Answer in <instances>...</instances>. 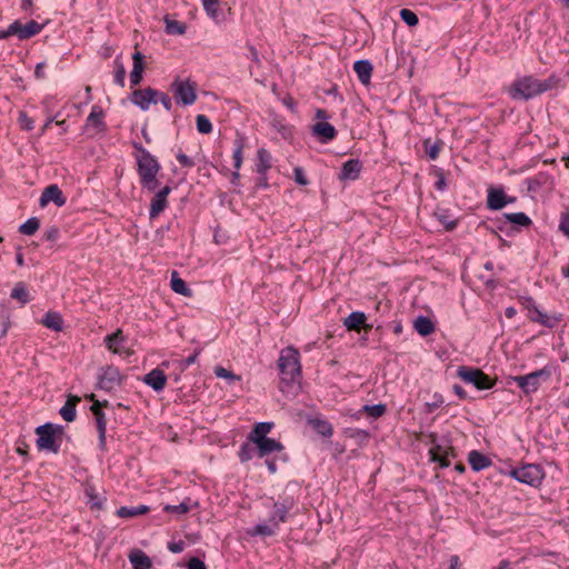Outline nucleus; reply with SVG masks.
I'll list each match as a JSON object with an SVG mask.
<instances>
[{
	"label": "nucleus",
	"mask_w": 569,
	"mask_h": 569,
	"mask_svg": "<svg viewBox=\"0 0 569 569\" xmlns=\"http://www.w3.org/2000/svg\"><path fill=\"white\" fill-rule=\"evenodd\" d=\"M557 79L552 76L547 80H539L532 74H526L518 78L508 89L510 97L515 100H529L540 93H543L557 84Z\"/></svg>",
	"instance_id": "1"
},
{
	"label": "nucleus",
	"mask_w": 569,
	"mask_h": 569,
	"mask_svg": "<svg viewBox=\"0 0 569 569\" xmlns=\"http://www.w3.org/2000/svg\"><path fill=\"white\" fill-rule=\"evenodd\" d=\"M137 164L142 187L149 191H154L159 184L157 176L160 171L157 159L148 150L139 148Z\"/></svg>",
	"instance_id": "2"
},
{
	"label": "nucleus",
	"mask_w": 569,
	"mask_h": 569,
	"mask_svg": "<svg viewBox=\"0 0 569 569\" xmlns=\"http://www.w3.org/2000/svg\"><path fill=\"white\" fill-rule=\"evenodd\" d=\"M278 368L283 382H299L301 378V363L298 349L291 346L282 349L278 359Z\"/></svg>",
	"instance_id": "3"
},
{
	"label": "nucleus",
	"mask_w": 569,
	"mask_h": 569,
	"mask_svg": "<svg viewBox=\"0 0 569 569\" xmlns=\"http://www.w3.org/2000/svg\"><path fill=\"white\" fill-rule=\"evenodd\" d=\"M36 433L38 436L37 447L39 448V450H47L53 453H58L60 449L58 438H61V436L63 435L62 426L46 423L39 426L36 429Z\"/></svg>",
	"instance_id": "4"
},
{
	"label": "nucleus",
	"mask_w": 569,
	"mask_h": 569,
	"mask_svg": "<svg viewBox=\"0 0 569 569\" xmlns=\"http://www.w3.org/2000/svg\"><path fill=\"white\" fill-rule=\"evenodd\" d=\"M550 377V368L545 367L528 375L515 377L513 381L526 395H529L536 392L539 389L541 381H547Z\"/></svg>",
	"instance_id": "5"
},
{
	"label": "nucleus",
	"mask_w": 569,
	"mask_h": 569,
	"mask_svg": "<svg viewBox=\"0 0 569 569\" xmlns=\"http://www.w3.org/2000/svg\"><path fill=\"white\" fill-rule=\"evenodd\" d=\"M197 83L176 78L171 84L173 98L178 104L190 106L197 100Z\"/></svg>",
	"instance_id": "6"
},
{
	"label": "nucleus",
	"mask_w": 569,
	"mask_h": 569,
	"mask_svg": "<svg viewBox=\"0 0 569 569\" xmlns=\"http://www.w3.org/2000/svg\"><path fill=\"white\" fill-rule=\"evenodd\" d=\"M457 376L479 390L490 389L493 386L491 378L478 368L461 366L457 370Z\"/></svg>",
	"instance_id": "7"
},
{
	"label": "nucleus",
	"mask_w": 569,
	"mask_h": 569,
	"mask_svg": "<svg viewBox=\"0 0 569 569\" xmlns=\"http://www.w3.org/2000/svg\"><path fill=\"white\" fill-rule=\"evenodd\" d=\"M511 476L519 482L529 486H538L542 481L545 473L542 468L538 465H526L521 468L513 469Z\"/></svg>",
	"instance_id": "8"
},
{
	"label": "nucleus",
	"mask_w": 569,
	"mask_h": 569,
	"mask_svg": "<svg viewBox=\"0 0 569 569\" xmlns=\"http://www.w3.org/2000/svg\"><path fill=\"white\" fill-rule=\"evenodd\" d=\"M123 376L119 369L113 366H107L101 369L98 377V387L106 391H111L114 388L121 386Z\"/></svg>",
	"instance_id": "9"
},
{
	"label": "nucleus",
	"mask_w": 569,
	"mask_h": 569,
	"mask_svg": "<svg viewBox=\"0 0 569 569\" xmlns=\"http://www.w3.org/2000/svg\"><path fill=\"white\" fill-rule=\"evenodd\" d=\"M124 342L126 337L123 336L121 329H117L113 333L108 335L104 338V343L109 351H111L114 355L129 357L133 353V351L128 348H124Z\"/></svg>",
	"instance_id": "10"
},
{
	"label": "nucleus",
	"mask_w": 569,
	"mask_h": 569,
	"mask_svg": "<svg viewBox=\"0 0 569 569\" xmlns=\"http://www.w3.org/2000/svg\"><path fill=\"white\" fill-rule=\"evenodd\" d=\"M42 30V26L34 20H30L24 26L19 21H14L9 26V33H14L19 39H29L38 34Z\"/></svg>",
	"instance_id": "11"
},
{
	"label": "nucleus",
	"mask_w": 569,
	"mask_h": 569,
	"mask_svg": "<svg viewBox=\"0 0 569 569\" xmlns=\"http://www.w3.org/2000/svg\"><path fill=\"white\" fill-rule=\"evenodd\" d=\"M159 91L151 88L144 90H134L131 94V101L142 110H148L151 103H158Z\"/></svg>",
	"instance_id": "12"
},
{
	"label": "nucleus",
	"mask_w": 569,
	"mask_h": 569,
	"mask_svg": "<svg viewBox=\"0 0 569 569\" xmlns=\"http://www.w3.org/2000/svg\"><path fill=\"white\" fill-rule=\"evenodd\" d=\"M531 312L530 319L533 322H538L545 327L553 328L561 321V315H548L540 310L537 306L532 305L528 307Z\"/></svg>",
	"instance_id": "13"
},
{
	"label": "nucleus",
	"mask_w": 569,
	"mask_h": 569,
	"mask_svg": "<svg viewBox=\"0 0 569 569\" xmlns=\"http://www.w3.org/2000/svg\"><path fill=\"white\" fill-rule=\"evenodd\" d=\"M171 192L169 186L163 187L159 190L151 200L149 216L151 219L158 217L168 204L167 197Z\"/></svg>",
	"instance_id": "14"
},
{
	"label": "nucleus",
	"mask_w": 569,
	"mask_h": 569,
	"mask_svg": "<svg viewBox=\"0 0 569 569\" xmlns=\"http://www.w3.org/2000/svg\"><path fill=\"white\" fill-rule=\"evenodd\" d=\"M50 201L54 202L58 207H62L66 203V198L57 184H51L43 190L40 198V206L44 207Z\"/></svg>",
	"instance_id": "15"
},
{
	"label": "nucleus",
	"mask_w": 569,
	"mask_h": 569,
	"mask_svg": "<svg viewBox=\"0 0 569 569\" xmlns=\"http://www.w3.org/2000/svg\"><path fill=\"white\" fill-rule=\"evenodd\" d=\"M311 132L323 143L335 139L337 134L335 127L326 121H319L315 123L311 128Z\"/></svg>",
	"instance_id": "16"
},
{
	"label": "nucleus",
	"mask_w": 569,
	"mask_h": 569,
	"mask_svg": "<svg viewBox=\"0 0 569 569\" xmlns=\"http://www.w3.org/2000/svg\"><path fill=\"white\" fill-rule=\"evenodd\" d=\"M513 199H508L506 193L502 189H490L488 192V200L487 204L488 208L492 210H500L502 209L507 203L512 202Z\"/></svg>",
	"instance_id": "17"
},
{
	"label": "nucleus",
	"mask_w": 569,
	"mask_h": 569,
	"mask_svg": "<svg viewBox=\"0 0 569 569\" xmlns=\"http://www.w3.org/2000/svg\"><path fill=\"white\" fill-rule=\"evenodd\" d=\"M143 381L154 391L159 392L163 390L167 382V377L162 370L153 369L144 376Z\"/></svg>",
	"instance_id": "18"
},
{
	"label": "nucleus",
	"mask_w": 569,
	"mask_h": 569,
	"mask_svg": "<svg viewBox=\"0 0 569 569\" xmlns=\"http://www.w3.org/2000/svg\"><path fill=\"white\" fill-rule=\"evenodd\" d=\"M431 459L438 461L441 468L450 465L449 457L452 456V448L435 445L429 450Z\"/></svg>",
	"instance_id": "19"
},
{
	"label": "nucleus",
	"mask_w": 569,
	"mask_h": 569,
	"mask_svg": "<svg viewBox=\"0 0 569 569\" xmlns=\"http://www.w3.org/2000/svg\"><path fill=\"white\" fill-rule=\"evenodd\" d=\"M361 169L362 164L358 159H350L343 163L339 178L341 180H356Z\"/></svg>",
	"instance_id": "20"
},
{
	"label": "nucleus",
	"mask_w": 569,
	"mask_h": 569,
	"mask_svg": "<svg viewBox=\"0 0 569 569\" xmlns=\"http://www.w3.org/2000/svg\"><path fill=\"white\" fill-rule=\"evenodd\" d=\"M254 445L257 447V453L260 458L268 456L272 452H279L283 450L282 443L272 438L263 439Z\"/></svg>",
	"instance_id": "21"
},
{
	"label": "nucleus",
	"mask_w": 569,
	"mask_h": 569,
	"mask_svg": "<svg viewBox=\"0 0 569 569\" xmlns=\"http://www.w3.org/2000/svg\"><path fill=\"white\" fill-rule=\"evenodd\" d=\"M80 402V397L69 395L64 406L60 409L59 413L67 422H72L76 419V406Z\"/></svg>",
	"instance_id": "22"
},
{
	"label": "nucleus",
	"mask_w": 569,
	"mask_h": 569,
	"mask_svg": "<svg viewBox=\"0 0 569 569\" xmlns=\"http://www.w3.org/2000/svg\"><path fill=\"white\" fill-rule=\"evenodd\" d=\"M129 561L132 565L133 569H150L151 560L150 558L141 550L134 549L129 555Z\"/></svg>",
	"instance_id": "23"
},
{
	"label": "nucleus",
	"mask_w": 569,
	"mask_h": 569,
	"mask_svg": "<svg viewBox=\"0 0 569 569\" xmlns=\"http://www.w3.org/2000/svg\"><path fill=\"white\" fill-rule=\"evenodd\" d=\"M272 427V422H258L250 432L248 439L252 443H257L263 439H267V435L271 431Z\"/></svg>",
	"instance_id": "24"
},
{
	"label": "nucleus",
	"mask_w": 569,
	"mask_h": 569,
	"mask_svg": "<svg viewBox=\"0 0 569 569\" xmlns=\"http://www.w3.org/2000/svg\"><path fill=\"white\" fill-rule=\"evenodd\" d=\"M468 461L475 471H480L490 466L491 460L479 451H471Z\"/></svg>",
	"instance_id": "25"
},
{
	"label": "nucleus",
	"mask_w": 569,
	"mask_h": 569,
	"mask_svg": "<svg viewBox=\"0 0 569 569\" xmlns=\"http://www.w3.org/2000/svg\"><path fill=\"white\" fill-rule=\"evenodd\" d=\"M271 154L264 148H260L257 152V172L259 174H266L271 168Z\"/></svg>",
	"instance_id": "26"
},
{
	"label": "nucleus",
	"mask_w": 569,
	"mask_h": 569,
	"mask_svg": "<svg viewBox=\"0 0 569 569\" xmlns=\"http://www.w3.org/2000/svg\"><path fill=\"white\" fill-rule=\"evenodd\" d=\"M278 529V521L274 520V517L269 518V523L266 525H257L251 531V536H263L270 537L276 533Z\"/></svg>",
	"instance_id": "27"
},
{
	"label": "nucleus",
	"mask_w": 569,
	"mask_h": 569,
	"mask_svg": "<svg viewBox=\"0 0 569 569\" xmlns=\"http://www.w3.org/2000/svg\"><path fill=\"white\" fill-rule=\"evenodd\" d=\"M41 323L44 327L59 332L62 330L63 320H62V317L60 313L54 312V311H48L44 315L43 319L41 320Z\"/></svg>",
	"instance_id": "28"
},
{
	"label": "nucleus",
	"mask_w": 569,
	"mask_h": 569,
	"mask_svg": "<svg viewBox=\"0 0 569 569\" xmlns=\"http://www.w3.org/2000/svg\"><path fill=\"white\" fill-rule=\"evenodd\" d=\"M171 289L183 297H191L192 290L187 286L186 281L181 279L177 271L171 273Z\"/></svg>",
	"instance_id": "29"
},
{
	"label": "nucleus",
	"mask_w": 569,
	"mask_h": 569,
	"mask_svg": "<svg viewBox=\"0 0 569 569\" xmlns=\"http://www.w3.org/2000/svg\"><path fill=\"white\" fill-rule=\"evenodd\" d=\"M413 328L422 337L429 336L435 331V325L428 317L425 316H419L416 318L413 321Z\"/></svg>",
	"instance_id": "30"
},
{
	"label": "nucleus",
	"mask_w": 569,
	"mask_h": 569,
	"mask_svg": "<svg viewBox=\"0 0 569 569\" xmlns=\"http://www.w3.org/2000/svg\"><path fill=\"white\" fill-rule=\"evenodd\" d=\"M292 500H284L283 502H274L273 503V515L274 520L280 522H284L287 520V513L292 508Z\"/></svg>",
	"instance_id": "31"
},
{
	"label": "nucleus",
	"mask_w": 569,
	"mask_h": 569,
	"mask_svg": "<svg viewBox=\"0 0 569 569\" xmlns=\"http://www.w3.org/2000/svg\"><path fill=\"white\" fill-rule=\"evenodd\" d=\"M197 506H198L197 501H192L190 498H187L184 501H182L179 505H166L163 507V510L169 513L184 515L189 510H191V508L197 507Z\"/></svg>",
	"instance_id": "32"
},
{
	"label": "nucleus",
	"mask_w": 569,
	"mask_h": 569,
	"mask_svg": "<svg viewBox=\"0 0 569 569\" xmlns=\"http://www.w3.org/2000/svg\"><path fill=\"white\" fill-rule=\"evenodd\" d=\"M166 32L172 36H182L187 31V26L182 22L171 19L169 16L163 18Z\"/></svg>",
	"instance_id": "33"
},
{
	"label": "nucleus",
	"mask_w": 569,
	"mask_h": 569,
	"mask_svg": "<svg viewBox=\"0 0 569 569\" xmlns=\"http://www.w3.org/2000/svg\"><path fill=\"white\" fill-rule=\"evenodd\" d=\"M366 315L363 312L353 311L345 319V326L348 330H359L366 321Z\"/></svg>",
	"instance_id": "34"
},
{
	"label": "nucleus",
	"mask_w": 569,
	"mask_h": 569,
	"mask_svg": "<svg viewBox=\"0 0 569 569\" xmlns=\"http://www.w3.org/2000/svg\"><path fill=\"white\" fill-rule=\"evenodd\" d=\"M148 511H149V507L140 505V506H137V507H120L117 510V515L120 518H131V517H137V516H140V515H144Z\"/></svg>",
	"instance_id": "35"
},
{
	"label": "nucleus",
	"mask_w": 569,
	"mask_h": 569,
	"mask_svg": "<svg viewBox=\"0 0 569 569\" xmlns=\"http://www.w3.org/2000/svg\"><path fill=\"white\" fill-rule=\"evenodd\" d=\"M206 13L212 19L218 20L220 16V1L219 0H201Z\"/></svg>",
	"instance_id": "36"
},
{
	"label": "nucleus",
	"mask_w": 569,
	"mask_h": 569,
	"mask_svg": "<svg viewBox=\"0 0 569 569\" xmlns=\"http://www.w3.org/2000/svg\"><path fill=\"white\" fill-rule=\"evenodd\" d=\"M102 118H103V111L101 108L99 107H93L91 112L89 113L88 118H87V127L88 128H99L103 124L102 122Z\"/></svg>",
	"instance_id": "37"
},
{
	"label": "nucleus",
	"mask_w": 569,
	"mask_h": 569,
	"mask_svg": "<svg viewBox=\"0 0 569 569\" xmlns=\"http://www.w3.org/2000/svg\"><path fill=\"white\" fill-rule=\"evenodd\" d=\"M94 417H96L97 429H98V432H99L100 446L103 447L106 445V432H107L106 417H104V413L102 411L96 413Z\"/></svg>",
	"instance_id": "38"
},
{
	"label": "nucleus",
	"mask_w": 569,
	"mask_h": 569,
	"mask_svg": "<svg viewBox=\"0 0 569 569\" xmlns=\"http://www.w3.org/2000/svg\"><path fill=\"white\" fill-rule=\"evenodd\" d=\"M313 429L323 437H331L333 433L332 426L325 420L315 419L311 421Z\"/></svg>",
	"instance_id": "39"
},
{
	"label": "nucleus",
	"mask_w": 569,
	"mask_h": 569,
	"mask_svg": "<svg viewBox=\"0 0 569 569\" xmlns=\"http://www.w3.org/2000/svg\"><path fill=\"white\" fill-rule=\"evenodd\" d=\"M39 227H40L39 219L32 217L19 227V231L22 234L32 236L38 231Z\"/></svg>",
	"instance_id": "40"
},
{
	"label": "nucleus",
	"mask_w": 569,
	"mask_h": 569,
	"mask_svg": "<svg viewBox=\"0 0 569 569\" xmlns=\"http://www.w3.org/2000/svg\"><path fill=\"white\" fill-rule=\"evenodd\" d=\"M11 298L20 301L21 303H27L29 301V293L24 283H16L11 291Z\"/></svg>",
	"instance_id": "41"
},
{
	"label": "nucleus",
	"mask_w": 569,
	"mask_h": 569,
	"mask_svg": "<svg viewBox=\"0 0 569 569\" xmlns=\"http://www.w3.org/2000/svg\"><path fill=\"white\" fill-rule=\"evenodd\" d=\"M506 218L508 221L518 224V226H529L531 223L530 218L523 213V212H516V213H507Z\"/></svg>",
	"instance_id": "42"
},
{
	"label": "nucleus",
	"mask_w": 569,
	"mask_h": 569,
	"mask_svg": "<svg viewBox=\"0 0 569 569\" xmlns=\"http://www.w3.org/2000/svg\"><path fill=\"white\" fill-rule=\"evenodd\" d=\"M197 130L200 133L208 134L212 131V124L204 114H198L196 118Z\"/></svg>",
	"instance_id": "43"
},
{
	"label": "nucleus",
	"mask_w": 569,
	"mask_h": 569,
	"mask_svg": "<svg viewBox=\"0 0 569 569\" xmlns=\"http://www.w3.org/2000/svg\"><path fill=\"white\" fill-rule=\"evenodd\" d=\"M214 375L218 378H222V379L228 380L230 383L234 382V381H240L241 380L240 376L234 375L232 371H230V370H228V369H226L223 367H216L214 368Z\"/></svg>",
	"instance_id": "44"
},
{
	"label": "nucleus",
	"mask_w": 569,
	"mask_h": 569,
	"mask_svg": "<svg viewBox=\"0 0 569 569\" xmlns=\"http://www.w3.org/2000/svg\"><path fill=\"white\" fill-rule=\"evenodd\" d=\"M362 411L368 413L370 417L379 418L386 412V406L382 403L372 405V406H363Z\"/></svg>",
	"instance_id": "45"
},
{
	"label": "nucleus",
	"mask_w": 569,
	"mask_h": 569,
	"mask_svg": "<svg viewBox=\"0 0 569 569\" xmlns=\"http://www.w3.org/2000/svg\"><path fill=\"white\" fill-rule=\"evenodd\" d=\"M400 18L402 19L403 22H406L409 27H415L418 24L419 22V19H418V16L409 10V9H402L400 11Z\"/></svg>",
	"instance_id": "46"
},
{
	"label": "nucleus",
	"mask_w": 569,
	"mask_h": 569,
	"mask_svg": "<svg viewBox=\"0 0 569 569\" xmlns=\"http://www.w3.org/2000/svg\"><path fill=\"white\" fill-rule=\"evenodd\" d=\"M19 124L21 129L30 131L33 129V120L27 116L26 112L21 111L19 113Z\"/></svg>",
	"instance_id": "47"
},
{
	"label": "nucleus",
	"mask_w": 569,
	"mask_h": 569,
	"mask_svg": "<svg viewBox=\"0 0 569 569\" xmlns=\"http://www.w3.org/2000/svg\"><path fill=\"white\" fill-rule=\"evenodd\" d=\"M143 59H144V57L142 56L141 52H139V51L134 52L132 56L133 67H132L131 71H134V72L143 71V68H144Z\"/></svg>",
	"instance_id": "48"
},
{
	"label": "nucleus",
	"mask_w": 569,
	"mask_h": 569,
	"mask_svg": "<svg viewBox=\"0 0 569 569\" xmlns=\"http://www.w3.org/2000/svg\"><path fill=\"white\" fill-rule=\"evenodd\" d=\"M239 458L242 462H246L252 458V448L248 443H243L239 451Z\"/></svg>",
	"instance_id": "49"
},
{
	"label": "nucleus",
	"mask_w": 569,
	"mask_h": 569,
	"mask_svg": "<svg viewBox=\"0 0 569 569\" xmlns=\"http://www.w3.org/2000/svg\"><path fill=\"white\" fill-rule=\"evenodd\" d=\"M373 67L369 60H358L353 63V71H372Z\"/></svg>",
	"instance_id": "50"
},
{
	"label": "nucleus",
	"mask_w": 569,
	"mask_h": 569,
	"mask_svg": "<svg viewBox=\"0 0 569 569\" xmlns=\"http://www.w3.org/2000/svg\"><path fill=\"white\" fill-rule=\"evenodd\" d=\"M242 149L243 146L239 144L238 148L233 151V160H234V168L236 170H239L242 164Z\"/></svg>",
	"instance_id": "51"
},
{
	"label": "nucleus",
	"mask_w": 569,
	"mask_h": 569,
	"mask_svg": "<svg viewBox=\"0 0 569 569\" xmlns=\"http://www.w3.org/2000/svg\"><path fill=\"white\" fill-rule=\"evenodd\" d=\"M295 181L298 184L306 186L308 183V180L306 179L303 174V170L300 167H296L293 170Z\"/></svg>",
	"instance_id": "52"
},
{
	"label": "nucleus",
	"mask_w": 569,
	"mask_h": 569,
	"mask_svg": "<svg viewBox=\"0 0 569 569\" xmlns=\"http://www.w3.org/2000/svg\"><path fill=\"white\" fill-rule=\"evenodd\" d=\"M157 99H158V102H160L167 111L171 110L172 103H171V99L168 94L159 92Z\"/></svg>",
	"instance_id": "53"
},
{
	"label": "nucleus",
	"mask_w": 569,
	"mask_h": 569,
	"mask_svg": "<svg viewBox=\"0 0 569 569\" xmlns=\"http://www.w3.org/2000/svg\"><path fill=\"white\" fill-rule=\"evenodd\" d=\"M59 237V229L57 227H51L44 232V238L48 241H56Z\"/></svg>",
	"instance_id": "54"
},
{
	"label": "nucleus",
	"mask_w": 569,
	"mask_h": 569,
	"mask_svg": "<svg viewBox=\"0 0 569 569\" xmlns=\"http://www.w3.org/2000/svg\"><path fill=\"white\" fill-rule=\"evenodd\" d=\"M188 569H207V567L202 560L193 557L188 562Z\"/></svg>",
	"instance_id": "55"
},
{
	"label": "nucleus",
	"mask_w": 569,
	"mask_h": 569,
	"mask_svg": "<svg viewBox=\"0 0 569 569\" xmlns=\"http://www.w3.org/2000/svg\"><path fill=\"white\" fill-rule=\"evenodd\" d=\"M177 160L183 167L191 168L194 166V162L187 154L181 153V152L177 154Z\"/></svg>",
	"instance_id": "56"
},
{
	"label": "nucleus",
	"mask_w": 569,
	"mask_h": 569,
	"mask_svg": "<svg viewBox=\"0 0 569 569\" xmlns=\"http://www.w3.org/2000/svg\"><path fill=\"white\" fill-rule=\"evenodd\" d=\"M441 144L442 142H436L427 150V154L430 159L435 160L438 157Z\"/></svg>",
	"instance_id": "57"
},
{
	"label": "nucleus",
	"mask_w": 569,
	"mask_h": 569,
	"mask_svg": "<svg viewBox=\"0 0 569 569\" xmlns=\"http://www.w3.org/2000/svg\"><path fill=\"white\" fill-rule=\"evenodd\" d=\"M87 496L89 497V502L91 505V508H101V502L97 499V497L92 493V489L89 488L86 490Z\"/></svg>",
	"instance_id": "58"
},
{
	"label": "nucleus",
	"mask_w": 569,
	"mask_h": 569,
	"mask_svg": "<svg viewBox=\"0 0 569 569\" xmlns=\"http://www.w3.org/2000/svg\"><path fill=\"white\" fill-rule=\"evenodd\" d=\"M438 219L447 230H452L457 224L456 221L448 220L446 216H439Z\"/></svg>",
	"instance_id": "59"
},
{
	"label": "nucleus",
	"mask_w": 569,
	"mask_h": 569,
	"mask_svg": "<svg viewBox=\"0 0 569 569\" xmlns=\"http://www.w3.org/2000/svg\"><path fill=\"white\" fill-rule=\"evenodd\" d=\"M108 405V401H99V400H94V402L92 403L90 410L92 411L93 415L98 413V412H101V408L102 407H106Z\"/></svg>",
	"instance_id": "60"
},
{
	"label": "nucleus",
	"mask_w": 569,
	"mask_h": 569,
	"mask_svg": "<svg viewBox=\"0 0 569 569\" xmlns=\"http://www.w3.org/2000/svg\"><path fill=\"white\" fill-rule=\"evenodd\" d=\"M200 351H196L193 355L189 356L187 359L183 360L182 366L183 368H187L191 365H193L199 356Z\"/></svg>",
	"instance_id": "61"
},
{
	"label": "nucleus",
	"mask_w": 569,
	"mask_h": 569,
	"mask_svg": "<svg viewBox=\"0 0 569 569\" xmlns=\"http://www.w3.org/2000/svg\"><path fill=\"white\" fill-rule=\"evenodd\" d=\"M168 548L174 553L181 552L183 550V542H171Z\"/></svg>",
	"instance_id": "62"
},
{
	"label": "nucleus",
	"mask_w": 569,
	"mask_h": 569,
	"mask_svg": "<svg viewBox=\"0 0 569 569\" xmlns=\"http://www.w3.org/2000/svg\"><path fill=\"white\" fill-rule=\"evenodd\" d=\"M359 81L368 87L370 84L371 73H357Z\"/></svg>",
	"instance_id": "63"
},
{
	"label": "nucleus",
	"mask_w": 569,
	"mask_h": 569,
	"mask_svg": "<svg viewBox=\"0 0 569 569\" xmlns=\"http://www.w3.org/2000/svg\"><path fill=\"white\" fill-rule=\"evenodd\" d=\"M453 391H455V393H456L459 398H461V399L467 398V393H466V391L463 390V388H462L461 386H459V385H455V386H453Z\"/></svg>",
	"instance_id": "64"
}]
</instances>
